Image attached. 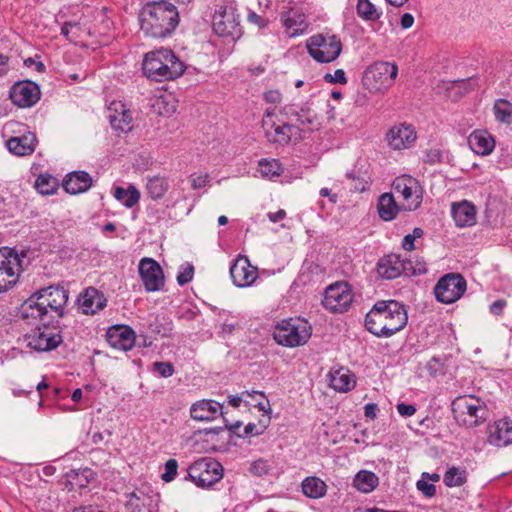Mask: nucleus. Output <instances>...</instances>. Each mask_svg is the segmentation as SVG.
<instances>
[{"label": "nucleus", "instance_id": "obj_1", "mask_svg": "<svg viewBox=\"0 0 512 512\" xmlns=\"http://www.w3.org/2000/svg\"><path fill=\"white\" fill-rule=\"evenodd\" d=\"M68 291L62 286H49L32 294L20 308V318L25 324L38 320H53L64 315Z\"/></svg>", "mask_w": 512, "mask_h": 512}, {"label": "nucleus", "instance_id": "obj_2", "mask_svg": "<svg viewBox=\"0 0 512 512\" xmlns=\"http://www.w3.org/2000/svg\"><path fill=\"white\" fill-rule=\"evenodd\" d=\"M408 321L405 306L396 300L377 301L366 314L365 327L377 337L389 338L402 330Z\"/></svg>", "mask_w": 512, "mask_h": 512}, {"label": "nucleus", "instance_id": "obj_3", "mask_svg": "<svg viewBox=\"0 0 512 512\" xmlns=\"http://www.w3.org/2000/svg\"><path fill=\"white\" fill-rule=\"evenodd\" d=\"M141 31L148 37L166 38L179 24V13L168 1L147 2L139 13Z\"/></svg>", "mask_w": 512, "mask_h": 512}, {"label": "nucleus", "instance_id": "obj_4", "mask_svg": "<svg viewBox=\"0 0 512 512\" xmlns=\"http://www.w3.org/2000/svg\"><path fill=\"white\" fill-rule=\"evenodd\" d=\"M143 73L155 81L173 80L181 76L185 67L170 49L161 48L148 52L142 63Z\"/></svg>", "mask_w": 512, "mask_h": 512}, {"label": "nucleus", "instance_id": "obj_5", "mask_svg": "<svg viewBox=\"0 0 512 512\" xmlns=\"http://www.w3.org/2000/svg\"><path fill=\"white\" fill-rule=\"evenodd\" d=\"M456 422L467 428H473L488 418V408L483 400L472 395L456 397L451 403Z\"/></svg>", "mask_w": 512, "mask_h": 512}, {"label": "nucleus", "instance_id": "obj_6", "mask_svg": "<svg viewBox=\"0 0 512 512\" xmlns=\"http://www.w3.org/2000/svg\"><path fill=\"white\" fill-rule=\"evenodd\" d=\"M266 139L273 144L285 146L290 142H299L302 139L300 128L293 124L289 117L287 120L279 118L275 109H267L262 119Z\"/></svg>", "mask_w": 512, "mask_h": 512}, {"label": "nucleus", "instance_id": "obj_7", "mask_svg": "<svg viewBox=\"0 0 512 512\" xmlns=\"http://www.w3.org/2000/svg\"><path fill=\"white\" fill-rule=\"evenodd\" d=\"M311 335V325L300 318L283 319L277 323L273 331L274 340L279 345L289 348L306 344Z\"/></svg>", "mask_w": 512, "mask_h": 512}, {"label": "nucleus", "instance_id": "obj_8", "mask_svg": "<svg viewBox=\"0 0 512 512\" xmlns=\"http://www.w3.org/2000/svg\"><path fill=\"white\" fill-rule=\"evenodd\" d=\"M49 320H38L29 325H36L35 329L23 336L24 344L38 352H46L57 348L63 337L57 328L49 326Z\"/></svg>", "mask_w": 512, "mask_h": 512}, {"label": "nucleus", "instance_id": "obj_9", "mask_svg": "<svg viewBox=\"0 0 512 512\" xmlns=\"http://www.w3.org/2000/svg\"><path fill=\"white\" fill-rule=\"evenodd\" d=\"M306 47L309 55L319 63H330L336 60L342 51L341 39L330 33H319L311 36Z\"/></svg>", "mask_w": 512, "mask_h": 512}, {"label": "nucleus", "instance_id": "obj_10", "mask_svg": "<svg viewBox=\"0 0 512 512\" xmlns=\"http://www.w3.org/2000/svg\"><path fill=\"white\" fill-rule=\"evenodd\" d=\"M223 466L217 460L203 457L187 469L188 478L200 488L214 485L223 478Z\"/></svg>", "mask_w": 512, "mask_h": 512}, {"label": "nucleus", "instance_id": "obj_11", "mask_svg": "<svg viewBox=\"0 0 512 512\" xmlns=\"http://www.w3.org/2000/svg\"><path fill=\"white\" fill-rule=\"evenodd\" d=\"M392 187L401 198V208L404 211H415L423 200V189L419 181L408 175H402L393 181Z\"/></svg>", "mask_w": 512, "mask_h": 512}, {"label": "nucleus", "instance_id": "obj_12", "mask_svg": "<svg viewBox=\"0 0 512 512\" xmlns=\"http://www.w3.org/2000/svg\"><path fill=\"white\" fill-rule=\"evenodd\" d=\"M466 289L467 282L461 274L448 273L437 281L434 295L438 302L452 304L463 296Z\"/></svg>", "mask_w": 512, "mask_h": 512}, {"label": "nucleus", "instance_id": "obj_13", "mask_svg": "<svg viewBox=\"0 0 512 512\" xmlns=\"http://www.w3.org/2000/svg\"><path fill=\"white\" fill-rule=\"evenodd\" d=\"M125 497V505L129 512H154L159 500V495L147 484L125 493Z\"/></svg>", "mask_w": 512, "mask_h": 512}, {"label": "nucleus", "instance_id": "obj_14", "mask_svg": "<svg viewBox=\"0 0 512 512\" xmlns=\"http://www.w3.org/2000/svg\"><path fill=\"white\" fill-rule=\"evenodd\" d=\"M212 26L221 37H238L241 34L239 17L232 5L220 6L214 13Z\"/></svg>", "mask_w": 512, "mask_h": 512}, {"label": "nucleus", "instance_id": "obj_15", "mask_svg": "<svg viewBox=\"0 0 512 512\" xmlns=\"http://www.w3.org/2000/svg\"><path fill=\"white\" fill-rule=\"evenodd\" d=\"M353 300L350 286L345 282L330 285L323 298L324 307L333 313H343L348 310Z\"/></svg>", "mask_w": 512, "mask_h": 512}, {"label": "nucleus", "instance_id": "obj_16", "mask_svg": "<svg viewBox=\"0 0 512 512\" xmlns=\"http://www.w3.org/2000/svg\"><path fill=\"white\" fill-rule=\"evenodd\" d=\"M20 268V259L14 250L4 247L0 252V287L3 292L11 288L16 282Z\"/></svg>", "mask_w": 512, "mask_h": 512}, {"label": "nucleus", "instance_id": "obj_17", "mask_svg": "<svg viewBox=\"0 0 512 512\" xmlns=\"http://www.w3.org/2000/svg\"><path fill=\"white\" fill-rule=\"evenodd\" d=\"M39 86L32 81L16 82L9 91V97L13 104L20 108L34 106L40 99Z\"/></svg>", "mask_w": 512, "mask_h": 512}, {"label": "nucleus", "instance_id": "obj_18", "mask_svg": "<svg viewBox=\"0 0 512 512\" xmlns=\"http://www.w3.org/2000/svg\"><path fill=\"white\" fill-rule=\"evenodd\" d=\"M139 274L147 291L155 292L164 287L165 281L163 270L154 259H141L139 262Z\"/></svg>", "mask_w": 512, "mask_h": 512}, {"label": "nucleus", "instance_id": "obj_19", "mask_svg": "<svg viewBox=\"0 0 512 512\" xmlns=\"http://www.w3.org/2000/svg\"><path fill=\"white\" fill-rule=\"evenodd\" d=\"M230 275L237 287H248L257 279L258 271L246 256L239 255L230 267Z\"/></svg>", "mask_w": 512, "mask_h": 512}, {"label": "nucleus", "instance_id": "obj_20", "mask_svg": "<svg viewBox=\"0 0 512 512\" xmlns=\"http://www.w3.org/2000/svg\"><path fill=\"white\" fill-rule=\"evenodd\" d=\"M398 75V67L394 63L379 61L371 65L365 72V79L374 81L379 87H390Z\"/></svg>", "mask_w": 512, "mask_h": 512}, {"label": "nucleus", "instance_id": "obj_21", "mask_svg": "<svg viewBox=\"0 0 512 512\" xmlns=\"http://www.w3.org/2000/svg\"><path fill=\"white\" fill-rule=\"evenodd\" d=\"M416 138L413 126L406 123L393 126L386 134L388 145L393 150L410 148L416 141Z\"/></svg>", "mask_w": 512, "mask_h": 512}, {"label": "nucleus", "instance_id": "obj_22", "mask_svg": "<svg viewBox=\"0 0 512 512\" xmlns=\"http://www.w3.org/2000/svg\"><path fill=\"white\" fill-rule=\"evenodd\" d=\"M289 116L291 122H296V126L302 131H313L320 127V121L317 114L308 107L296 108L287 106L284 108L282 115Z\"/></svg>", "mask_w": 512, "mask_h": 512}, {"label": "nucleus", "instance_id": "obj_23", "mask_svg": "<svg viewBox=\"0 0 512 512\" xmlns=\"http://www.w3.org/2000/svg\"><path fill=\"white\" fill-rule=\"evenodd\" d=\"M107 118L114 130L127 133L133 128L131 111L121 101H112L109 104Z\"/></svg>", "mask_w": 512, "mask_h": 512}, {"label": "nucleus", "instance_id": "obj_24", "mask_svg": "<svg viewBox=\"0 0 512 512\" xmlns=\"http://www.w3.org/2000/svg\"><path fill=\"white\" fill-rule=\"evenodd\" d=\"M487 441L495 447H506L512 444V420L503 418L489 424Z\"/></svg>", "mask_w": 512, "mask_h": 512}, {"label": "nucleus", "instance_id": "obj_25", "mask_svg": "<svg viewBox=\"0 0 512 512\" xmlns=\"http://www.w3.org/2000/svg\"><path fill=\"white\" fill-rule=\"evenodd\" d=\"M406 270V263L398 254H388L381 257L376 265L377 274L387 280L399 277Z\"/></svg>", "mask_w": 512, "mask_h": 512}, {"label": "nucleus", "instance_id": "obj_26", "mask_svg": "<svg viewBox=\"0 0 512 512\" xmlns=\"http://www.w3.org/2000/svg\"><path fill=\"white\" fill-rule=\"evenodd\" d=\"M107 304L104 294L94 287H88L79 298V306L86 315H94L103 310Z\"/></svg>", "mask_w": 512, "mask_h": 512}, {"label": "nucleus", "instance_id": "obj_27", "mask_svg": "<svg viewBox=\"0 0 512 512\" xmlns=\"http://www.w3.org/2000/svg\"><path fill=\"white\" fill-rule=\"evenodd\" d=\"M220 414H222V406L214 400H199L190 408V416L196 421H212Z\"/></svg>", "mask_w": 512, "mask_h": 512}, {"label": "nucleus", "instance_id": "obj_28", "mask_svg": "<svg viewBox=\"0 0 512 512\" xmlns=\"http://www.w3.org/2000/svg\"><path fill=\"white\" fill-rule=\"evenodd\" d=\"M107 340L112 347L127 351L134 346L135 335L129 327L115 326L108 331Z\"/></svg>", "mask_w": 512, "mask_h": 512}, {"label": "nucleus", "instance_id": "obj_29", "mask_svg": "<svg viewBox=\"0 0 512 512\" xmlns=\"http://www.w3.org/2000/svg\"><path fill=\"white\" fill-rule=\"evenodd\" d=\"M451 214L458 227H470L476 223V208L469 201L453 203Z\"/></svg>", "mask_w": 512, "mask_h": 512}, {"label": "nucleus", "instance_id": "obj_30", "mask_svg": "<svg viewBox=\"0 0 512 512\" xmlns=\"http://www.w3.org/2000/svg\"><path fill=\"white\" fill-rule=\"evenodd\" d=\"M281 21L289 37H296L306 32L308 23L305 15L297 10L290 9L282 13Z\"/></svg>", "mask_w": 512, "mask_h": 512}, {"label": "nucleus", "instance_id": "obj_31", "mask_svg": "<svg viewBox=\"0 0 512 512\" xmlns=\"http://www.w3.org/2000/svg\"><path fill=\"white\" fill-rule=\"evenodd\" d=\"M92 186V177L85 171H73L64 179L65 191L72 195L84 193Z\"/></svg>", "mask_w": 512, "mask_h": 512}, {"label": "nucleus", "instance_id": "obj_32", "mask_svg": "<svg viewBox=\"0 0 512 512\" xmlns=\"http://www.w3.org/2000/svg\"><path fill=\"white\" fill-rule=\"evenodd\" d=\"M6 146L8 150L17 156H26L34 152L36 147V136L28 131L21 136L11 137Z\"/></svg>", "mask_w": 512, "mask_h": 512}, {"label": "nucleus", "instance_id": "obj_33", "mask_svg": "<svg viewBox=\"0 0 512 512\" xmlns=\"http://www.w3.org/2000/svg\"><path fill=\"white\" fill-rule=\"evenodd\" d=\"M468 144L472 151L478 155H489L494 147L495 141L486 130H476L468 137Z\"/></svg>", "mask_w": 512, "mask_h": 512}, {"label": "nucleus", "instance_id": "obj_34", "mask_svg": "<svg viewBox=\"0 0 512 512\" xmlns=\"http://www.w3.org/2000/svg\"><path fill=\"white\" fill-rule=\"evenodd\" d=\"M330 386L339 392H348L355 386V379L351 372L344 367L331 370Z\"/></svg>", "mask_w": 512, "mask_h": 512}, {"label": "nucleus", "instance_id": "obj_35", "mask_svg": "<svg viewBox=\"0 0 512 512\" xmlns=\"http://www.w3.org/2000/svg\"><path fill=\"white\" fill-rule=\"evenodd\" d=\"M401 204L398 205L392 193H383L377 204L379 217L384 221H391L396 218Z\"/></svg>", "mask_w": 512, "mask_h": 512}, {"label": "nucleus", "instance_id": "obj_36", "mask_svg": "<svg viewBox=\"0 0 512 512\" xmlns=\"http://www.w3.org/2000/svg\"><path fill=\"white\" fill-rule=\"evenodd\" d=\"M303 494L310 499H320L327 493V484L316 476H309L301 483Z\"/></svg>", "mask_w": 512, "mask_h": 512}, {"label": "nucleus", "instance_id": "obj_37", "mask_svg": "<svg viewBox=\"0 0 512 512\" xmlns=\"http://www.w3.org/2000/svg\"><path fill=\"white\" fill-rule=\"evenodd\" d=\"M378 483V476L367 470L359 471L353 480L354 487L362 493L372 492L378 486Z\"/></svg>", "mask_w": 512, "mask_h": 512}, {"label": "nucleus", "instance_id": "obj_38", "mask_svg": "<svg viewBox=\"0 0 512 512\" xmlns=\"http://www.w3.org/2000/svg\"><path fill=\"white\" fill-rule=\"evenodd\" d=\"M113 195L127 208H132L140 199V192L134 185H129L127 188L116 187Z\"/></svg>", "mask_w": 512, "mask_h": 512}, {"label": "nucleus", "instance_id": "obj_39", "mask_svg": "<svg viewBox=\"0 0 512 512\" xmlns=\"http://www.w3.org/2000/svg\"><path fill=\"white\" fill-rule=\"evenodd\" d=\"M356 9L358 16L365 21H377L383 14L370 0H358Z\"/></svg>", "mask_w": 512, "mask_h": 512}, {"label": "nucleus", "instance_id": "obj_40", "mask_svg": "<svg viewBox=\"0 0 512 512\" xmlns=\"http://www.w3.org/2000/svg\"><path fill=\"white\" fill-rule=\"evenodd\" d=\"M169 188L167 180L163 177L154 176L147 179L146 190L150 198L157 200L162 198Z\"/></svg>", "mask_w": 512, "mask_h": 512}, {"label": "nucleus", "instance_id": "obj_41", "mask_svg": "<svg viewBox=\"0 0 512 512\" xmlns=\"http://www.w3.org/2000/svg\"><path fill=\"white\" fill-rule=\"evenodd\" d=\"M258 172L263 178L273 179L282 174L283 168L281 163L276 159H261L258 162Z\"/></svg>", "mask_w": 512, "mask_h": 512}, {"label": "nucleus", "instance_id": "obj_42", "mask_svg": "<svg viewBox=\"0 0 512 512\" xmlns=\"http://www.w3.org/2000/svg\"><path fill=\"white\" fill-rule=\"evenodd\" d=\"M494 115L497 121L510 124L512 122V103L506 99H498L494 103Z\"/></svg>", "mask_w": 512, "mask_h": 512}, {"label": "nucleus", "instance_id": "obj_43", "mask_svg": "<svg viewBox=\"0 0 512 512\" xmlns=\"http://www.w3.org/2000/svg\"><path fill=\"white\" fill-rule=\"evenodd\" d=\"M467 479L466 470L459 467H451L444 474L443 481L448 487L462 486Z\"/></svg>", "mask_w": 512, "mask_h": 512}, {"label": "nucleus", "instance_id": "obj_44", "mask_svg": "<svg viewBox=\"0 0 512 512\" xmlns=\"http://www.w3.org/2000/svg\"><path fill=\"white\" fill-rule=\"evenodd\" d=\"M35 187L42 195H51L57 188V180L51 175H39L35 182Z\"/></svg>", "mask_w": 512, "mask_h": 512}, {"label": "nucleus", "instance_id": "obj_45", "mask_svg": "<svg viewBox=\"0 0 512 512\" xmlns=\"http://www.w3.org/2000/svg\"><path fill=\"white\" fill-rule=\"evenodd\" d=\"M164 469H165V471L161 475V479L166 483L173 481L177 475V469H178L177 460L174 458L168 459L165 463Z\"/></svg>", "mask_w": 512, "mask_h": 512}, {"label": "nucleus", "instance_id": "obj_46", "mask_svg": "<svg viewBox=\"0 0 512 512\" xmlns=\"http://www.w3.org/2000/svg\"><path fill=\"white\" fill-rule=\"evenodd\" d=\"M429 473L424 472L421 479L417 482L416 486L419 491L426 497H433L436 494V487L433 483H430L426 477Z\"/></svg>", "mask_w": 512, "mask_h": 512}, {"label": "nucleus", "instance_id": "obj_47", "mask_svg": "<svg viewBox=\"0 0 512 512\" xmlns=\"http://www.w3.org/2000/svg\"><path fill=\"white\" fill-rule=\"evenodd\" d=\"M194 275V267L192 264L182 265L177 275V283L183 286L192 281Z\"/></svg>", "mask_w": 512, "mask_h": 512}, {"label": "nucleus", "instance_id": "obj_48", "mask_svg": "<svg viewBox=\"0 0 512 512\" xmlns=\"http://www.w3.org/2000/svg\"><path fill=\"white\" fill-rule=\"evenodd\" d=\"M270 471V465L267 460L258 459L251 463L250 472L256 476H264Z\"/></svg>", "mask_w": 512, "mask_h": 512}, {"label": "nucleus", "instance_id": "obj_49", "mask_svg": "<svg viewBox=\"0 0 512 512\" xmlns=\"http://www.w3.org/2000/svg\"><path fill=\"white\" fill-rule=\"evenodd\" d=\"M324 80L327 83H331V84H342V85H345L347 83L346 74H345V71L343 69H337V70L334 71L333 74L326 73L324 75Z\"/></svg>", "mask_w": 512, "mask_h": 512}, {"label": "nucleus", "instance_id": "obj_50", "mask_svg": "<svg viewBox=\"0 0 512 512\" xmlns=\"http://www.w3.org/2000/svg\"><path fill=\"white\" fill-rule=\"evenodd\" d=\"M154 369L161 377L164 378L170 377L174 373V367L169 362H155Z\"/></svg>", "mask_w": 512, "mask_h": 512}, {"label": "nucleus", "instance_id": "obj_51", "mask_svg": "<svg viewBox=\"0 0 512 512\" xmlns=\"http://www.w3.org/2000/svg\"><path fill=\"white\" fill-rule=\"evenodd\" d=\"M396 409L403 417H411L416 413V407L412 404L399 403L396 405Z\"/></svg>", "mask_w": 512, "mask_h": 512}, {"label": "nucleus", "instance_id": "obj_52", "mask_svg": "<svg viewBox=\"0 0 512 512\" xmlns=\"http://www.w3.org/2000/svg\"><path fill=\"white\" fill-rule=\"evenodd\" d=\"M209 182L208 174H200L191 176V185L193 189H200L205 187Z\"/></svg>", "mask_w": 512, "mask_h": 512}, {"label": "nucleus", "instance_id": "obj_53", "mask_svg": "<svg viewBox=\"0 0 512 512\" xmlns=\"http://www.w3.org/2000/svg\"><path fill=\"white\" fill-rule=\"evenodd\" d=\"M443 362L440 358L433 357L428 363H427V369L433 373L437 374L442 372Z\"/></svg>", "mask_w": 512, "mask_h": 512}, {"label": "nucleus", "instance_id": "obj_54", "mask_svg": "<svg viewBox=\"0 0 512 512\" xmlns=\"http://www.w3.org/2000/svg\"><path fill=\"white\" fill-rule=\"evenodd\" d=\"M264 99L268 103L276 104L282 99V95L278 90H269L264 93Z\"/></svg>", "mask_w": 512, "mask_h": 512}, {"label": "nucleus", "instance_id": "obj_55", "mask_svg": "<svg viewBox=\"0 0 512 512\" xmlns=\"http://www.w3.org/2000/svg\"><path fill=\"white\" fill-rule=\"evenodd\" d=\"M248 21L257 25L259 28H264L267 26V20L255 12H250L248 14Z\"/></svg>", "mask_w": 512, "mask_h": 512}, {"label": "nucleus", "instance_id": "obj_56", "mask_svg": "<svg viewBox=\"0 0 512 512\" xmlns=\"http://www.w3.org/2000/svg\"><path fill=\"white\" fill-rule=\"evenodd\" d=\"M505 306H506V301L499 299V300L494 301L490 305L489 310L493 315H500L503 312V309L505 308Z\"/></svg>", "mask_w": 512, "mask_h": 512}, {"label": "nucleus", "instance_id": "obj_57", "mask_svg": "<svg viewBox=\"0 0 512 512\" xmlns=\"http://www.w3.org/2000/svg\"><path fill=\"white\" fill-rule=\"evenodd\" d=\"M414 24V16L410 13H404L400 19V25L403 29H409Z\"/></svg>", "mask_w": 512, "mask_h": 512}, {"label": "nucleus", "instance_id": "obj_58", "mask_svg": "<svg viewBox=\"0 0 512 512\" xmlns=\"http://www.w3.org/2000/svg\"><path fill=\"white\" fill-rule=\"evenodd\" d=\"M378 406L375 403H367L364 407V414L367 418H376Z\"/></svg>", "mask_w": 512, "mask_h": 512}, {"label": "nucleus", "instance_id": "obj_59", "mask_svg": "<svg viewBox=\"0 0 512 512\" xmlns=\"http://www.w3.org/2000/svg\"><path fill=\"white\" fill-rule=\"evenodd\" d=\"M414 242H415V239L410 234H407L403 238L402 248L406 251H412L415 248Z\"/></svg>", "mask_w": 512, "mask_h": 512}, {"label": "nucleus", "instance_id": "obj_60", "mask_svg": "<svg viewBox=\"0 0 512 512\" xmlns=\"http://www.w3.org/2000/svg\"><path fill=\"white\" fill-rule=\"evenodd\" d=\"M286 216V212L283 209L278 210L277 212H270L268 213V218L271 222L276 223L278 221H281Z\"/></svg>", "mask_w": 512, "mask_h": 512}, {"label": "nucleus", "instance_id": "obj_61", "mask_svg": "<svg viewBox=\"0 0 512 512\" xmlns=\"http://www.w3.org/2000/svg\"><path fill=\"white\" fill-rule=\"evenodd\" d=\"M8 60L7 56L0 54V77L6 75L9 71Z\"/></svg>", "mask_w": 512, "mask_h": 512}, {"label": "nucleus", "instance_id": "obj_62", "mask_svg": "<svg viewBox=\"0 0 512 512\" xmlns=\"http://www.w3.org/2000/svg\"><path fill=\"white\" fill-rule=\"evenodd\" d=\"M24 64L27 67H30L31 65L35 66L38 72H43L45 70V65L41 61H35L33 58L26 59Z\"/></svg>", "mask_w": 512, "mask_h": 512}, {"label": "nucleus", "instance_id": "obj_63", "mask_svg": "<svg viewBox=\"0 0 512 512\" xmlns=\"http://www.w3.org/2000/svg\"><path fill=\"white\" fill-rule=\"evenodd\" d=\"M441 159V153L439 150H431L427 153V162L437 163Z\"/></svg>", "mask_w": 512, "mask_h": 512}, {"label": "nucleus", "instance_id": "obj_64", "mask_svg": "<svg viewBox=\"0 0 512 512\" xmlns=\"http://www.w3.org/2000/svg\"><path fill=\"white\" fill-rule=\"evenodd\" d=\"M73 512H103L98 507L95 506H83L79 508H75Z\"/></svg>", "mask_w": 512, "mask_h": 512}]
</instances>
